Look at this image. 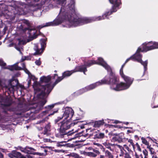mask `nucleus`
Here are the masks:
<instances>
[{
    "mask_svg": "<svg viewBox=\"0 0 158 158\" xmlns=\"http://www.w3.org/2000/svg\"><path fill=\"white\" fill-rule=\"evenodd\" d=\"M9 156L11 158H13L14 157V154L13 153V152H12V153H10L8 154Z\"/></svg>",
    "mask_w": 158,
    "mask_h": 158,
    "instance_id": "4d7b16f0",
    "label": "nucleus"
},
{
    "mask_svg": "<svg viewBox=\"0 0 158 158\" xmlns=\"http://www.w3.org/2000/svg\"><path fill=\"white\" fill-rule=\"evenodd\" d=\"M106 156H107L109 158H114L113 156L111 153L109 151L106 150L105 152Z\"/></svg>",
    "mask_w": 158,
    "mask_h": 158,
    "instance_id": "c9c22d12",
    "label": "nucleus"
},
{
    "mask_svg": "<svg viewBox=\"0 0 158 158\" xmlns=\"http://www.w3.org/2000/svg\"><path fill=\"white\" fill-rule=\"evenodd\" d=\"M147 148L149 149L151 154H154L155 152V150L153 148L151 147L149 145L148 146H147Z\"/></svg>",
    "mask_w": 158,
    "mask_h": 158,
    "instance_id": "58836bf2",
    "label": "nucleus"
},
{
    "mask_svg": "<svg viewBox=\"0 0 158 158\" xmlns=\"http://www.w3.org/2000/svg\"><path fill=\"white\" fill-rule=\"evenodd\" d=\"M35 63V64L38 66H40L41 64V62L40 59L36 60Z\"/></svg>",
    "mask_w": 158,
    "mask_h": 158,
    "instance_id": "09e8293b",
    "label": "nucleus"
},
{
    "mask_svg": "<svg viewBox=\"0 0 158 158\" xmlns=\"http://www.w3.org/2000/svg\"><path fill=\"white\" fill-rule=\"evenodd\" d=\"M110 126L114 127H118L119 128H121L122 127L120 126L119 125H111Z\"/></svg>",
    "mask_w": 158,
    "mask_h": 158,
    "instance_id": "680f3d73",
    "label": "nucleus"
},
{
    "mask_svg": "<svg viewBox=\"0 0 158 158\" xmlns=\"http://www.w3.org/2000/svg\"><path fill=\"white\" fill-rule=\"evenodd\" d=\"M115 76L117 78V81L113 82L110 83L103 84L101 81H99L95 83H93L90 85L85 87L82 88L81 90L82 92L84 93L88 91L91 90L95 88L98 86L103 85L107 84L111 85L110 88L111 89L117 91H119L125 90L129 88V86L125 83L121 82L119 83L118 82L119 81V79L115 74Z\"/></svg>",
    "mask_w": 158,
    "mask_h": 158,
    "instance_id": "f03ea898",
    "label": "nucleus"
},
{
    "mask_svg": "<svg viewBox=\"0 0 158 158\" xmlns=\"http://www.w3.org/2000/svg\"><path fill=\"white\" fill-rule=\"evenodd\" d=\"M33 154L34 155H37L42 156L44 155V153H41L40 152H33Z\"/></svg>",
    "mask_w": 158,
    "mask_h": 158,
    "instance_id": "864d4df0",
    "label": "nucleus"
},
{
    "mask_svg": "<svg viewBox=\"0 0 158 158\" xmlns=\"http://www.w3.org/2000/svg\"><path fill=\"white\" fill-rule=\"evenodd\" d=\"M95 64L101 65L110 72L109 75L106 76L100 81L102 83H110L117 81L115 73L113 72L110 67L104 61L103 59L101 57L98 58L97 61H95Z\"/></svg>",
    "mask_w": 158,
    "mask_h": 158,
    "instance_id": "20e7f679",
    "label": "nucleus"
},
{
    "mask_svg": "<svg viewBox=\"0 0 158 158\" xmlns=\"http://www.w3.org/2000/svg\"><path fill=\"white\" fill-rule=\"evenodd\" d=\"M140 57H141V56L140 54L135 53L131 56L130 58L127 59L126 60V63H127L130 60H132L134 61H137L138 62L139 59Z\"/></svg>",
    "mask_w": 158,
    "mask_h": 158,
    "instance_id": "dca6fc26",
    "label": "nucleus"
},
{
    "mask_svg": "<svg viewBox=\"0 0 158 158\" xmlns=\"http://www.w3.org/2000/svg\"><path fill=\"white\" fill-rule=\"evenodd\" d=\"M146 46V42L143 43L142 44V48H141L139 47L138 48L135 53L136 54H140L141 56V57H142V56L141 54H140V52H146V51H143L144 50L143 47L144 46Z\"/></svg>",
    "mask_w": 158,
    "mask_h": 158,
    "instance_id": "a878e982",
    "label": "nucleus"
},
{
    "mask_svg": "<svg viewBox=\"0 0 158 158\" xmlns=\"http://www.w3.org/2000/svg\"><path fill=\"white\" fill-rule=\"evenodd\" d=\"M94 139H102L105 137V134L102 133H97L94 135Z\"/></svg>",
    "mask_w": 158,
    "mask_h": 158,
    "instance_id": "393cba45",
    "label": "nucleus"
},
{
    "mask_svg": "<svg viewBox=\"0 0 158 158\" xmlns=\"http://www.w3.org/2000/svg\"><path fill=\"white\" fill-rule=\"evenodd\" d=\"M13 153L14 154V157L16 158H19L21 155V153L20 152H18L16 151H13Z\"/></svg>",
    "mask_w": 158,
    "mask_h": 158,
    "instance_id": "473e14b6",
    "label": "nucleus"
},
{
    "mask_svg": "<svg viewBox=\"0 0 158 158\" xmlns=\"http://www.w3.org/2000/svg\"><path fill=\"white\" fill-rule=\"evenodd\" d=\"M67 144L66 143V142L64 141L58 142L56 143V146L58 147H61L63 146H66L67 145Z\"/></svg>",
    "mask_w": 158,
    "mask_h": 158,
    "instance_id": "c756f323",
    "label": "nucleus"
},
{
    "mask_svg": "<svg viewBox=\"0 0 158 158\" xmlns=\"http://www.w3.org/2000/svg\"><path fill=\"white\" fill-rule=\"evenodd\" d=\"M18 40L19 41V43L18 44L19 45H20L21 44H25V41L23 40H21L20 39H18Z\"/></svg>",
    "mask_w": 158,
    "mask_h": 158,
    "instance_id": "79ce46f5",
    "label": "nucleus"
},
{
    "mask_svg": "<svg viewBox=\"0 0 158 158\" xmlns=\"http://www.w3.org/2000/svg\"><path fill=\"white\" fill-rule=\"evenodd\" d=\"M152 158H158V157L156 155L154 154L152 156Z\"/></svg>",
    "mask_w": 158,
    "mask_h": 158,
    "instance_id": "774afa93",
    "label": "nucleus"
},
{
    "mask_svg": "<svg viewBox=\"0 0 158 158\" xmlns=\"http://www.w3.org/2000/svg\"><path fill=\"white\" fill-rule=\"evenodd\" d=\"M5 69H8L11 71L22 70L21 67L19 66L17 64H15L9 66L8 67H6Z\"/></svg>",
    "mask_w": 158,
    "mask_h": 158,
    "instance_id": "f3484780",
    "label": "nucleus"
},
{
    "mask_svg": "<svg viewBox=\"0 0 158 158\" xmlns=\"http://www.w3.org/2000/svg\"><path fill=\"white\" fill-rule=\"evenodd\" d=\"M69 155L70 156H72L75 158H80L79 155L78 154L75 153H71Z\"/></svg>",
    "mask_w": 158,
    "mask_h": 158,
    "instance_id": "e433bc0d",
    "label": "nucleus"
},
{
    "mask_svg": "<svg viewBox=\"0 0 158 158\" xmlns=\"http://www.w3.org/2000/svg\"><path fill=\"white\" fill-rule=\"evenodd\" d=\"M110 2L113 5L112 8L110 11L106 12L104 14L105 17L108 18V16L111 15L113 12L117 11L120 9L119 6L122 4L121 0H109Z\"/></svg>",
    "mask_w": 158,
    "mask_h": 158,
    "instance_id": "423d86ee",
    "label": "nucleus"
},
{
    "mask_svg": "<svg viewBox=\"0 0 158 158\" xmlns=\"http://www.w3.org/2000/svg\"><path fill=\"white\" fill-rule=\"evenodd\" d=\"M6 65V64L2 60H0V65L3 66H5Z\"/></svg>",
    "mask_w": 158,
    "mask_h": 158,
    "instance_id": "8fccbe9b",
    "label": "nucleus"
},
{
    "mask_svg": "<svg viewBox=\"0 0 158 158\" xmlns=\"http://www.w3.org/2000/svg\"><path fill=\"white\" fill-rule=\"evenodd\" d=\"M75 72L74 70H72L71 71H66L63 73L62 74L64 78L70 76L73 73Z\"/></svg>",
    "mask_w": 158,
    "mask_h": 158,
    "instance_id": "aec40b11",
    "label": "nucleus"
},
{
    "mask_svg": "<svg viewBox=\"0 0 158 158\" xmlns=\"http://www.w3.org/2000/svg\"><path fill=\"white\" fill-rule=\"evenodd\" d=\"M64 78L62 75L61 77H58L55 82L52 86L50 84H47L45 85L41 86V88H37L36 90L37 92H40L37 95L38 98L44 96L46 94H49L51 91L53 87L59 82L61 81Z\"/></svg>",
    "mask_w": 158,
    "mask_h": 158,
    "instance_id": "39448f33",
    "label": "nucleus"
},
{
    "mask_svg": "<svg viewBox=\"0 0 158 158\" xmlns=\"http://www.w3.org/2000/svg\"><path fill=\"white\" fill-rule=\"evenodd\" d=\"M21 65L22 67L21 68H22V70L26 68L25 64L24 63H22Z\"/></svg>",
    "mask_w": 158,
    "mask_h": 158,
    "instance_id": "e2e57ef3",
    "label": "nucleus"
},
{
    "mask_svg": "<svg viewBox=\"0 0 158 158\" xmlns=\"http://www.w3.org/2000/svg\"><path fill=\"white\" fill-rule=\"evenodd\" d=\"M47 102V101L45 99H44L40 101L39 104L40 106H39V105H38L37 106L36 109H39V111L42 110L43 106Z\"/></svg>",
    "mask_w": 158,
    "mask_h": 158,
    "instance_id": "4be33fe9",
    "label": "nucleus"
},
{
    "mask_svg": "<svg viewBox=\"0 0 158 158\" xmlns=\"http://www.w3.org/2000/svg\"><path fill=\"white\" fill-rule=\"evenodd\" d=\"M143 153L144 155V158H148V152L146 149H144L143 151Z\"/></svg>",
    "mask_w": 158,
    "mask_h": 158,
    "instance_id": "a19ab883",
    "label": "nucleus"
},
{
    "mask_svg": "<svg viewBox=\"0 0 158 158\" xmlns=\"http://www.w3.org/2000/svg\"><path fill=\"white\" fill-rule=\"evenodd\" d=\"M135 145L137 147V149L140 152H141V148L139 145L138 143H137Z\"/></svg>",
    "mask_w": 158,
    "mask_h": 158,
    "instance_id": "603ef678",
    "label": "nucleus"
},
{
    "mask_svg": "<svg viewBox=\"0 0 158 158\" xmlns=\"http://www.w3.org/2000/svg\"><path fill=\"white\" fill-rule=\"evenodd\" d=\"M47 41V38L46 39H41L40 40V42L41 45V48L44 50L46 46V42Z\"/></svg>",
    "mask_w": 158,
    "mask_h": 158,
    "instance_id": "bb28decb",
    "label": "nucleus"
},
{
    "mask_svg": "<svg viewBox=\"0 0 158 158\" xmlns=\"http://www.w3.org/2000/svg\"><path fill=\"white\" fill-rule=\"evenodd\" d=\"M23 23L26 25L27 26V27H31L29 22L27 20H24L23 22Z\"/></svg>",
    "mask_w": 158,
    "mask_h": 158,
    "instance_id": "ea45409f",
    "label": "nucleus"
},
{
    "mask_svg": "<svg viewBox=\"0 0 158 158\" xmlns=\"http://www.w3.org/2000/svg\"><path fill=\"white\" fill-rule=\"evenodd\" d=\"M63 116L58 117L56 119L54 120V123L55 124H57L59 126L60 125V121L63 118Z\"/></svg>",
    "mask_w": 158,
    "mask_h": 158,
    "instance_id": "2f4dec72",
    "label": "nucleus"
},
{
    "mask_svg": "<svg viewBox=\"0 0 158 158\" xmlns=\"http://www.w3.org/2000/svg\"><path fill=\"white\" fill-rule=\"evenodd\" d=\"M23 70H24V71L25 72L29 75L30 74V72L26 68H25L23 69Z\"/></svg>",
    "mask_w": 158,
    "mask_h": 158,
    "instance_id": "6e6d98bb",
    "label": "nucleus"
},
{
    "mask_svg": "<svg viewBox=\"0 0 158 158\" xmlns=\"http://www.w3.org/2000/svg\"><path fill=\"white\" fill-rule=\"evenodd\" d=\"M66 0H58L57 1V3L58 4H61L62 5V6L61 7H62V11H64V7H63V4H64Z\"/></svg>",
    "mask_w": 158,
    "mask_h": 158,
    "instance_id": "72a5a7b5",
    "label": "nucleus"
},
{
    "mask_svg": "<svg viewBox=\"0 0 158 158\" xmlns=\"http://www.w3.org/2000/svg\"><path fill=\"white\" fill-rule=\"evenodd\" d=\"M34 50L35 51V52L31 54L33 56H36L37 55H41L43 52L44 49L40 48H39L37 45H35L34 48Z\"/></svg>",
    "mask_w": 158,
    "mask_h": 158,
    "instance_id": "4468645a",
    "label": "nucleus"
},
{
    "mask_svg": "<svg viewBox=\"0 0 158 158\" xmlns=\"http://www.w3.org/2000/svg\"><path fill=\"white\" fill-rule=\"evenodd\" d=\"M51 77L49 76L47 77L43 76L40 78V81L41 83L43 82L48 83L51 80Z\"/></svg>",
    "mask_w": 158,
    "mask_h": 158,
    "instance_id": "6ab92c4d",
    "label": "nucleus"
},
{
    "mask_svg": "<svg viewBox=\"0 0 158 158\" xmlns=\"http://www.w3.org/2000/svg\"><path fill=\"white\" fill-rule=\"evenodd\" d=\"M25 153H27L28 154H33V151H35V150L34 148L29 147L27 146H26V148H25Z\"/></svg>",
    "mask_w": 158,
    "mask_h": 158,
    "instance_id": "5701e85b",
    "label": "nucleus"
},
{
    "mask_svg": "<svg viewBox=\"0 0 158 158\" xmlns=\"http://www.w3.org/2000/svg\"><path fill=\"white\" fill-rule=\"evenodd\" d=\"M74 70L75 72H83L85 74H86L85 72L87 71L86 66L85 64L77 66Z\"/></svg>",
    "mask_w": 158,
    "mask_h": 158,
    "instance_id": "ddd939ff",
    "label": "nucleus"
},
{
    "mask_svg": "<svg viewBox=\"0 0 158 158\" xmlns=\"http://www.w3.org/2000/svg\"><path fill=\"white\" fill-rule=\"evenodd\" d=\"M124 146L125 147V148L126 149H127L128 151L130 152L131 151V149L129 148L126 145H124Z\"/></svg>",
    "mask_w": 158,
    "mask_h": 158,
    "instance_id": "0e129e2a",
    "label": "nucleus"
},
{
    "mask_svg": "<svg viewBox=\"0 0 158 158\" xmlns=\"http://www.w3.org/2000/svg\"><path fill=\"white\" fill-rule=\"evenodd\" d=\"M93 152H94L97 155V154H99L100 153L99 151L95 149H93Z\"/></svg>",
    "mask_w": 158,
    "mask_h": 158,
    "instance_id": "052dcab7",
    "label": "nucleus"
},
{
    "mask_svg": "<svg viewBox=\"0 0 158 158\" xmlns=\"http://www.w3.org/2000/svg\"><path fill=\"white\" fill-rule=\"evenodd\" d=\"M51 26H54L53 22L47 23H46L45 25H42L38 26H37L36 27V28L38 29H40L44 27Z\"/></svg>",
    "mask_w": 158,
    "mask_h": 158,
    "instance_id": "c85d7f7f",
    "label": "nucleus"
},
{
    "mask_svg": "<svg viewBox=\"0 0 158 158\" xmlns=\"http://www.w3.org/2000/svg\"><path fill=\"white\" fill-rule=\"evenodd\" d=\"M53 151L56 152H64V151L63 150H58V149H55L53 150Z\"/></svg>",
    "mask_w": 158,
    "mask_h": 158,
    "instance_id": "5fc2aeb1",
    "label": "nucleus"
},
{
    "mask_svg": "<svg viewBox=\"0 0 158 158\" xmlns=\"http://www.w3.org/2000/svg\"><path fill=\"white\" fill-rule=\"evenodd\" d=\"M124 158H132L130 154L127 152H126L125 153L124 156Z\"/></svg>",
    "mask_w": 158,
    "mask_h": 158,
    "instance_id": "c03bdc74",
    "label": "nucleus"
},
{
    "mask_svg": "<svg viewBox=\"0 0 158 158\" xmlns=\"http://www.w3.org/2000/svg\"><path fill=\"white\" fill-rule=\"evenodd\" d=\"M74 114V112L73 109L70 107H66L65 108L64 113L62 115L63 117H64V119H67L69 118V120H71Z\"/></svg>",
    "mask_w": 158,
    "mask_h": 158,
    "instance_id": "9d476101",
    "label": "nucleus"
},
{
    "mask_svg": "<svg viewBox=\"0 0 158 158\" xmlns=\"http://www.w3.org/2000/svg\"><path fill=\"white\" fill-rule=\"evenodd\" d=\"M104 119L98 121H95L94 122V127L95 128L99 127L104 124Z\"/></svg>",
    "mask_w": 158,
    "mask_h": 158,
    "instance_id": "a211bd4d",
    "label": "nucleus"
},
{
    "mask_svg": "<svg viewBox=\"0 0 158 158\" xmlns=\"http://www.w3.org/2000/svg\"><path fill=\"white\" fill-rule=\"evenodd\" d=\"M95 60H88L87 62L85 63L84 64L86 66V68L89 67L92 65L95 64Z\"/></svg>",
    "mask_w": 158,
    "mask_h": 158,
    "instance_id": "cd10ccee",
    "label": "nucleus"
},
{
    "mask_svg": "<svg viewBox=\"0 0 158 158\" xmlns=\"http://www.w3.org/2000/svg\"><path fill=\"white\" fill-rule=\"evenodd\" d=\"M96 144L98 146V147L99 148H100L102 149H103V150H104V148H103V146L101 144L98 143H96Z\"/></svg>",
    "mask_w": 158,
    "mask_h": 158,
    "instance_id": "bf43d9fd",
    "label": "nucleus"
},
{
    "mask_svg": "<svg viewBox=\"0 0 158 158\" xmlns=\"http://www.w3.org/2000/svg\"><path fill=\"white\" fill-rule=\"evenodd\" d=\"M85 155L87 156L92 157H95L97 156V154L92 152H86Z\"/></svg>",
    "mask_w": 158,
    "mask_h": 158,
    "instance_id": "f704fd0d",
    "label": "nucleus"
},
{
    "mask_svg": "<svg viewBox=\"0 0 158 158\" xmlns=\"http://www.w3.org/2000/svg\"><path fill=\"white\" fill-rule=\"evenodd\" d=\"M123 69L121 68L120 70V74L122 77L125 75L123 73Z\"/></svg>",
    "mask_w": 158,
    "mask_h": 158,
    "instance_id": "de8ad7c7",
    "label": "nucleus"
},
{
    "mask_svg": "<svg viewBox=\"0 0 158 158\" xmlns=\"http://www.w3.org/2000/svg\"><path fill=\"white\" fill-rule=\"evenodd\" d=\"M79 123V122L77 121L74 120L73 123H72L70 120H64L63 121L60 122V128L58 129L59 132L56 134V137L62 138H64L65 135L69 136L72 135L75 132H77V130L74 131V129L71 131H67L70 128L72 127L74 125L77 124Z\"/></svg>",
    "mask_w": 158,
    "mask_h": 158,
    "instance_id": "7ed1b4c3",
    "label": "nucleus"
},
{
    "mask_svg": "<svg viewBox=\"0 0 158 158\" xmlns=\"http://www.w3.org/2000/svg\"><path fill=\"white\" fill-rule=\"evenodd\" d=\"M141 139L143 143L147 145V146L149 145V143L147 141L145 138L142 137Z\"/></svg>",
    "mask_w": 158,
    "mask_h": 158,
    "instance_id": "4c0bfd02",
    "label": "nucleus"
},
{
    "mask_svg": "<svg viewBox=\"0 0 158 158\" xmlns=\"http://www.w3.org/2000/svg\"><path fill=\"white\" fill-rule=\"evenodd\" d=\"M128 142L130 143V144L132 145L133 148L134 149L135 145L133 142V140L131 139H129L128 140Z\"/></svg>",
    "mask_w": 158,
    "mask_h": 158,
    "instance_id": "a18cd8bd",
    "label": "nucleus"
},
{
    "mask_svg": "<svg viewBox=\"0 0 158 158\" xmlns=\"http://www.w3.org/2000/svg\"><path fill=\"white\" fill-rule=\"evenodd\" d=\"M50 139H43V141L44 142H49Z\"/></svg>",
    "mask_w": 158,
    "mask_h": 158,
    "instance_id": "69168bd1",
    "label": "nucleus"
},
{
    "mask_svg": "<svg viewBox=\"0 0 158 158\" xmlns=\"http://www.w3.org/2000/svg\"><path fill=\"white\" fill-rule=\"evenodd\" d=\"M139 61L138 62L140 63L142 65H143L144 66V72H143V75H144L145 73V72L147 70V65H148V61L146 60L144 61H143L142 60V57H140V58H139Z\"/></svg>",
    "mask_w": 158,
    "mask_h": 158,
    "instance_id": "412c9836",
    "label": "nucleus"
},
{
    "mask_svg": "<svg viewBox=\"0 0 158 158\" xmlns=\"http://www.w3.org/2000/svg\"><path fill=\"white\" fill-rule=\"evenodd\" d=\"M124 81L126 82L125 84H127L129 86V88L132 84L134 81V78L130 77L128 76L125 75L122 77Z\"/></svg>",
    "mask_w": 158,
    "mask_h": 158,
    "instance_id": "2eb2a0df",
    "label": "nucleus"
},
{
    "mask_svg": "<svg viewBox=\"0 0 158 158\" xmlns=\"http://www.w3.org/2000/svg\"><path fill=\"white\" fill-rule=\"evenodd\" d=\"M50 127L49 125H46L44 128L43 132L42 133L44 135H49L48 132L50 131Z\"/></svg>",
    "mask_w": 158,
    "mask_h": 158,
    "instance_id": "b1692460",
    "label": "nucleus"
},
{
    "mask_svg": "<svg viewBox=\"0 0 158 158\" xmlns=\"http://www.w3.org/2000/svg\"><path fill=\"white\" fill-rule=\"evenodd\" d=\"M114 136L112 139V141L113 142H117L120 143L123 142L124 138V134L121 132L119 134H114Z\"/></svg>",
    "mask_w": 158,
    "mask_h": 158,
    "instance_id": "9b49d317",
    "label": "nucleus"
},
{
    "mask_svg": "<svg viewBox=\"0 0 158 158\" xmlns=\"http://www.w3.org/2000/svg\"><path fill=\"white\" fill-rule=\"evenodd\" d=\"M81 133H79L78 134H76L75 135V136L72 139H74L78 137H80L81 136H83L85 137H87L88 135L89 134L88 133H86L85 134H82V135H81Z\"/></svg>",
    "mask_w": 158,
    "mask_h": 158,
    "instance_id": "7c9ffc66",
    "label": "nucleus"
},
{
    "mask_svg": "<svg viewBox=\"0 0 158 158\" xmlns=\"http://www.w3.org/2000/svg\"><path fill=\"white\" fill-rule=\"evenodd\" d=\"M56 104V103H55L45 106L44 108L46 110L44 111H43V113L44 115L48 114V116H50L51 115H53L55 113H57L58 111V109H57L54 111L52 110V109Z\"/></svg>",
    "mask_w": 158,
    "mask_h": 158,
    "instance_id": "6e6552de",
    "label": "nucleus"
},
{
    "mask_svg": "<svg viewBox=\"0 0 158 158\" xmlns=\"http://www.w3.org/2000/svg\"><path fill=\"white\" fill-rule=\"evenodd\" d=\"M17 149L20 150L21 152H25V148H23L21 146H18L17 147Z\"/></svg>",
    "mask_w": 158,
    "mask_h": 158,
    "instance_id": "3c124183",
    "label": "nucleus"
},
{
    "mask_svg": "<svg viewBox=\"0 0 158 158\" xmlns=\"http://www.w3.org/2000/svg\"><path fill=\"white\" fill-rule=\"evenodd\" d=\"M20 27L24 32L28 30L29 37L31 39V40L35 39L37 37L38 35L36 34L37 31H36L35 28H33L32 27H24V25L23 24H21Z\"/></svg>",
    "mask_w": 158,
    "mask_h": 158,
    "instance_id": "0eeeda50",
    "label": "nucleus"
},
{
    "mask_svg": "<svg viewBox=\"0 0 158 158\" xmlns=\"http://www.w3.org/2000/svg\"><path fill=\"white\" fill-rule=\"evenodd\" d=\"M71 6H72V9L70 8L69 9L71 10V13H70V11L69 12H66L65 11H62V8H61L58 16L53 21L54 26H57L60 24L64 20H68L73 26L77 27L91 23L95 21H99L106 19H107V17H105L104 14L102 16L91 18L85 17H79L77 16L73 17L72 14L71 13H74L75 10L74 5L72 4Z\"/></svg>",
    "mask_w": 158,
    "mask_h": 158,
    "instance_id": "f257e3e1",
    "label": "nucleus"
},
{
    "mask_svg": "<svg viewBox=\"0 0 158 158\" xmlns=\"http://www.w3.org/2000/svg\"><path fill=\"white\" fill-rule=\"evenodd\" d=\"M134 137H135V139L137 141L139 139V137L137 135H135L134 136Z\"/></svg>",
    "mask_w": 158,
    "mask_h": 158,
    "instance_id": "338daca9",
    "label": "nucleus"
},
{
    "mask_svg": "<svg viewBox=\"0 0 158 158\" xmlns=\"http://www.w3.org/2000/svg\"><path fill=\"white\" fill-rule=\"evenodd\" d=\"M11 99L8 97H2L1 98V104L4 107L10 106L11 104Z\"/></svg>",
    "mask_w": 158,
    "mask_h": 158,
    "instance_id": "f8f14e48",
    "label": "nucleus"
},
{
    "mask_svg": "<svg viewBox=\"0 0 158 158\" xmlns=\"http://www.w3.org/2000/svg\"><path fill=\"white\" fill-rule=\"evenodd\" d=\"M146 46L143 47L144 50L147 52L152 50L158 48V42L151 41L146 42Z\"/></svg>",
    "mask_w": 158,
    "mask_h": 158,
    "instance_id": "1a4fd4ad",
    "label": "nucleus"
},
{
    "mask_svg": "<svg viewBox=\"0 0 158 158\" xmlns=\"http://www.w3.org/2000/svg\"><path fill=\"white\" fill-rule=\"evenodd\" d=\"M14 81L16 83V84L15 85H13L12 83H11L10 84L11 87L13 88H14L15 87L17 86L18 85V83H19L18 81L17 80H15Z\"/></svg>",
    "mask_w": 158,
    "mask_h": 158,
    "instance_id": "37998d69",
    "label": "nucleus"
},
{
    "mask_svg": "<svg viewBox=\"0 0 158 158\" xmlns=\"http://www.w3.org/2000/svg\"><path fill=\"white\" fill-rule=\"evenodd\" d=\"M26 56L23 57L20 60V62H23L25 60H26Z\"/></svg>",
    "mask_w": 158,
    "mask_h": 158,
    "instance_id": "13d9d810",
    "label": "nucleus"
},
{
    "mask_svg": "<svg viewBox=\"0 0 158 158\" xmlns=\"http://www.w3.org/2000/svg\"><path fill=\"white\" fill-rule=\"evenodd\" d=\"M76 121H77V120H76ZM77 122H78V121H77ZM79 123H77V124H78V125H79V123L81 122H84V123H83V125H81V126H80V128L81 129H82L84 128V125H86V124H87V122L85 121H79Z\"/></svg>",
    "mask_w": 158,
    "mask_h": 158,
    "instance_id": "49530a36",
    "label": "nucleus"
}]
</instances>
